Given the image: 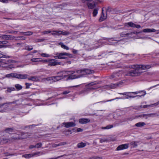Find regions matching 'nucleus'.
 <instances>
[{
    "instance_id": "12",
    "label": "nucleus",
    "mask_w": 159,
    "mask_h": 159,
    "mask_svg": "<svg viewBox=\"0 0 159 159\" xmlns=\"http://www.w3.org/2000/svg\"><path fill=\"white\" fill-rule=\"evenodd\" d=\"M21 136L20 137V139H26L27 138L29 137V136L30 135L28 133H21Z\"/></svg>"
},
{
    "instance_id": "48",
    "label": "nucleus",
    "mask_w": 159,
    "mask_h": 159,
    "mask_svg": "<svg viewBox=\"0 0 159 159\" xmlns=\"http://www.w3.org/2000/svg\"><path fill=\"white\" fill-rule=\"evenodd\" d=\"M25 84L26 86V89L29 88H30V86L31 85V84H29L28 83H26Z\"/></svg>"
},
{
    "instance_id": "59",
    "label": "nucleus",
    "mask_w": 159,
    "mask_h": 159,
    "mask_svg": "<svg viewBox=\"0 0 159 159\" xmlns=\"http://www.w3.org/2000/svg\"><path fill=\"white\" fill-rule=\"evenodd\" d=\"M41 61L43 62H48V63H49V60H42Z\"/></svg>"
},
{
    "instance_id": "2",
    "label": "nucleus",
    "mask_w": 159,
    "mask_h": 159,
    "mask_svg": "<svg viewBox=\"0 0 159 159\" xmlns=\"http://www.w3.org/2000/svg\"><path fill=\"white\" fill-rule=\"evenodd\" d=\"M6 76L7 77H12L21 79H26L28 78L29 80H32L34 81H36L38 80L37 77L35 76H33L30 78H28V75L25 74H21L16 73H11L7 75Z\"/></svg>"
},
{
    "instance_id": "32",
    "label": "nucleus",
    "mask_w": 159,
    "mask_h": 159,
    "mask_svg": "<svg viewBox=\"0 0 159 159\" xmlns=\"http://www.w3.org/2000/svg\"><path fill=\"white\" fill-rule=\"evenodd\" d=\"M22 157H24L25 158H29L31 157H32L33 155L32 154H28L23 155Z\"/></svg>"
},
{
    "instance_id": "55",
    "label": "nucleus",
    "mask_w": 159,
    "mask_h": 159,
    "mask_svg": "<svg viewBox=\"0 0 159 159\" xmlns=\"http://www.w3.org/2000/svg\"><path fill=\"white\" fill-rule=\"evenodd\" d=\"M17 32V31H7V33H16Z\"/></svg>"
},
{
    "instance_id": "20",
    "label": "nucleus",
    "mask_w": 159,
    "mask_h": 159,
    "mask_svg": "<svg viewBox=\"0 0 159 159\" xmlns=\"http://www.w3.org/2000/svg\"><path fill=\"white\" fill-rule=\"evenodd\" d=\"M86 145V144L85 143L81 142L77 144V147L78 148H80L84 147Z\"/></svg>"
},
{
    "instance_id": "24",
    "label": "nucleus",
    "mask_w": 159,
    "mask_h": 159,
    "mask_svg": "<svg viewBox=\"0 0 159 159\" xmlns=\"http://www.w3.org/2000/svg\"><path fill=\"white\" fill-rule=\"evenodd\" d=\"M11 36L8 35H3L0 36L1 38L4 39H8Z\"/></svg>"
},
{
    "instance_id": "8",
    "label": "nucleus",
    "mask_w": 159,
    "mask_h": 159,
    "mask_svg": "<svg viewBox=\"0 0 159 159\" xmlns=\"http://www.w3.org/2000/svg\"><path fill=\"white\" fill-rule=\"evenodd\" d=\"M129 147V144H121L118 146L116 149V150L119 151L124 149H126L128 148Z\"/></svg>"
},
{
    "instance_id": "42",
    "label": "nucleus",
    "mask_w": 159,
    "mask_h": 159,
    "mask_svg": "<svg viewBox=\"0 0 159 159\" xmlns=\"http://www.w3.org/2000/svg\"><path fill=\"white\" fill-rule=\"evenodd\" d=\"M42 145V144L41 143H37L36 145V148H41Z\"/></svg>"
},
{
    "instance_id": "52",
    "label": "nucleus",
    "mask_w": 159,
    "mask_h": 159,
    "mask_svg": "<svg viewBox=\"0 0 159 159\" xmlns=\"http://www.w3.org/2000/svg\"><path fill=\"white\" fill-rule=\"evenodd\" d=\"M51 32V31L48 30L47 31H43L42 32V33L43 34H45L50 33Z\"/></svg>"
},
{
    "instance_id": "1",
    "label": "nucleus",
    "mask_w": 159,
    "mask_h": 159,
    "mask_svg": "<svg viewBox=\"0 0 159 159\" xmlns=\"http://www.w3.org/2000/svg\"><path fill=\"white\" fill-rule=\"evenodd\" d=\"M86 71H93V70H75L72 71L71 72L68 71L67 73L68 77L67 80L73 79L75 78H79L87 75Z\"/></svg>"
},
{
    "instance_id": "25",
    "label": "nucleus",
    "mask_w": 159,
    "mask_h": 159,
    "mask_svg": "<svg viewBox=\"0 0 159 159\" xmlns=\"http://www.w3.org/2000/svg\"><path fill=\"white\" fill-rule=\"evenodd\" d=\"M66 144V143L62 142L58 144H53L52 145V148H56L60 146Z\"/></svg>"
},
{
    "instance_id": "39",
    "label": "nucleus",
    "mask_w": 159,
    "mask_h": 159,
    "mask_svg": "<svg viewBox=\"0 0 159 159\" xmlns=\"http://www.w3.org/2000/svg\"><path fill=\"white\" fill-rule=\"evenodd\" d=\"M15 89L14 87L8 88L7 89V91L8 92H11L12 91L15 90Z\"/></svg>"
},
{
    "instance_id": "23",
    "label": "nucleus",
    "mask_w": 159,
    "mask_h": 159,
    "mask_svg": "<svg viewBox=\"0 0 159 159\" xmlns=\"http://www.w3.org/2000/svg\"><path fill=\"white\" fill-rule=\"evenodd\" d=\"M131 93V92H125L122 93V95H125L126 96H128V97L129 98H134L136 96H132L129 95V94Z\"/></svg>"
},
{
    "instance_id": "34",
    "label": "nucleus",
    "mask_w": 159,
    "mask_h": 159,
    "mask_svg": "<svg viewBox=\"0 0 159 159\" xmlns=\"http://www.w3.org/2000/svg\"><path fill=\"white\" fill-rule=\"evenodd\" d=\"M9 140V139H7L5 138H3L2 139L0 140V142H2L3 143H7L8 142Z\"/></svg>"
},
{
    "instance_id": "57",
    "label": "nucleus",
    "mask_w": 159,
    "mask_h": 159,
    "mask_svg": "<svg viewBox=\"0 0 159 159\" xmlns=\"http://www.w3.org/2000/svg\"><path fill=\"white\" fill-rule=\"evenodd\" d=\"M34 148H36L35 145H31L30 146L29 148L30 149H32Z\"/></svg>"
},
{
    "instance_id": "44",
    "label": "nucleus",
    "mask_w": 159,
    "mask_h": 159,
    "mask_svg": "<svg viewBox=\"0 0 159 159\" xmlns=\"http://www.w3.org/2000/svg\"><path fill=\"white\" fill-rule=\"evenodd\" d=\"M39 58H33L31 60V61L33 62H38L39 61Z\"/></svg>"
},
{
    "instance_id": "63",
    "label": "nucleus",
    "mask_w": 159,
    "mask_h": 159,
    "mask_svg": "<svg viewBox=\"0 0 159 159\" xmlns=\"http://www.w3.org/2000/svg\"><path fill=\"white\" fill-rule=\"evenodd\" d=\"M0 43H2V44H5L6 43H7V41H2V42H0Z\"/></svg>"
},
{
    "instance_id": "13",
    "label": "nucleus",
    "mask_w": 159,
    "mask_h": 159,
    "mask_svg": "<svg viewBox=\"0 0 159 159\" xmlns=\"http://www.w3.org/2000/svg\"><path fill=\"white\" fill-rule=\"evenodd\" d=\"M96 1H94L92 3L88 2L87 5L88 7L90 9H92L95 6Z\"/></svg>"
},
{
    "instance_id": "27",
    "label": "nucleus",
    "mask_w": 159,
    "mask_h": 159,
    "mask_svg": "<svg viewBox=\"0 0 159 159\" xmlns=\"http://www.w3.org/2000/svg\"><path fill=\"white\" fill-rule=\"evenodd\" d=\"M6 104V103H5L0 104V112H3L5 111V109L3 107V106Z\"/></svg>"
},
{
    "instance_id": "19",
    "label": "nucleus",
    "mask_w": 159,
    "mask_h": 159,
    "mask_svg": "<svg viewBox=\"0 0 159 159\" xmlns=\"http://www.w3.org/2000/svg\"><path fill=\"white\" fill-rule=\"evenodd\" d=\"M131 92V93H134L135 94H137L138 93H140L141 92H143L144 93V94H143L141 96L137 95V96H136L135 97H137V96L141 97L142 96H143L146 94V92L144 91H139L138 92Z\"/></svg>"
},
{
    "instance_id": "7",
    "label": "nucleus",
    "mask_w": 159,
    "mask_h": 159,
    "mask_svg": "<svg viewBox=\"0 0 159 159\" xmlns=\"http://www.w3.org/2000/svg\"><path fill=\"white\" fill-rule=\"evenodd\" d=\"M75 125V123L72 122H64L62 124V126L64 125L66 128H67L74 127Z\"/></svg>"
},
{
    "instance_id": "6",
    "label": "nucleus",
    "mask_w": 159,
    "mask_h": 159,
    "mask_svg": "<svg viewBox=\"0 0 159 159\" xmlns=\"http://www.w3.org/2000/svg\"><path fill=\"white\" fill-rule=\"evenodd\" d=\"M49 63H48V65L51 66H55L61 64V62H58L57 60L54 59H49Z\"/></svg>"
},
{
    "instance_id": "61",
    "label": "nucleus",
    "mask_w": 159,
    "mask_h": 159,
    "mask_svg": "<svg viewBox=\"0 0 159 159\" xmlns=\"http://www.w3.org/2000/svg\"><path fill=\"white\" fill-rule=\"evenodd\" d=\"M16 38L15 37V36H11V37H9V39H10L11 40H13L14 39H15Z\"/></svg>"
},
{
    "instance_id": "22",
    "label": "nucleus",
    "mask_w": 159,
    "mask_h": 159,
    "mask_svg": "<svg viewBox=\"0 0 159 159\" xmlns=\"http://www.w3.org/2000/svg\"><path fill=\"white\" fill-rule=\"evenodd\" d=\"M18 139H20V137L19 135L16 137L13 136L9 139V141H14Z\"/></svg>"
},
{
    "instance_id": "37",
    "label": "nucleus",
    "mask_w": 159,
    "mask_h": 159,
    "mask_svg": "<svg viewBox=\"0 0 159 159\" xmlns=\"http://www.w3.org/2000/svg\"><path fill=\"white\" fill-rule=\"evenodd\" d=\"M15 87L17 89V90H20L22 89V86L19 84H16L15 85Z\"/></svg>"
},
{
    "instance_id": "47",
    "label": "nucleus",
    "mask_w": 159,
    "mask_h": 159,
    "mask_svg": "<svg viewBox=\"0 0 159 159\" xmlns=\"http://www.w3.org/2000/svg\"><path fill=\"white\" fill-rule=\"evenodd\" d=\"M87 75H89L90 74H92L94 72V70L93 71H86Z\"/></svg>"
},
{
    "instance_id": "54",
    "label": "nucleus",
    "mask_w": 159,
    "mask_h": 159,
    "mask_svg": "<svg viewBox=\"0 0 159 159\" xmlns=\"http://www.w3.org/2000/svg\"><path fill=\"white\" fill-rule=\"evenodd\" d=\"M93 159H102V157H93Z\"/></svg>"
},
{
    "instance_id": "56",
    "label": "nucleus",
    "mask_w": 159,
    "mask_h": 159,
    "mask_svg": "<svg viewBox=\"0 0 159 159\" xmlns=\"http://www.w3.org/2000/svg\"><path fill=\"white\" fill-rule=\"evenodd\" d=\"M55 78L54 77H49L46 78V79L48 80H53V79H55Z\"/></svg>"
},
{
    "instance_id": "5",
    "label": "nucleus",
    "mask_w": 159,
    "mask_h": 159,
    "mask_svg": "<svg viewBox=\"0 0 159 159\" xmlns=\"http://www.w3.org/2000/svg\"><path fill=\"white\" fill-rule=\"evenodd\" d=\"M140 71L141 70H129L126 75L132 76H139L142 72Z\"/></svg>"
},
{
    "instance_id": "14",
    "label": "nucleus",
    "mask_w": 159,
    "mask_h": 159,
    "mask_svg": "<svg viewBox=\"0 0 159 159\" xmlns=\"http://www.w3.org/2000/svg\"><path fill=\"white\" fill-rule=\"evenodd\" d=\"M156 30L154 29H145L143 30V32L145 33L155 32Z\"/></svg>"
},
{
    "instance_id": "10",
    "label": "nucleus",
    "mask_w": 159,
    "mask_h": 159,
    "mask_svg": "<svg viewBox=\"0 0 159 159\" xmlns=\"http://www.w3.org/2000/svg\"><path fill=\"white\" fill-rule=\"evenodd\" d=\"M90 120L88 118H81L79 120V122L81 124H85L89 123Z\"/></svg>"
},
{
    "instance_id": "30",
    "label": "nucleus",
    "mask_w": 159,
    "mask_h": 159,
    "mask_svg": "<svg viewBox=\"0 0 159 159\" xmlns=\"http://www.w3.org/2000/svg\"><path fill=\"white\" fill-rule=\"evenodd\" d=\"M98 8H95L93 10V16L94 17H95L97 16V15L98 13Z\"/></svg>"
},
{
    "instance_id": "4",
    "label": "nucleus",
    "mask_w": 159,
    "mask_h": 159,
    "mask_svg": "<svg viewBox=\"0 0 159 159\" xmlns=\"http://www.w3.org/2000/svg\"><path fill=\"white\" fill-rule=\"evenodd\" d=\"M56 55V56L54 57L55 59H66L67 58V57H65V56H68L70 57H72L71 54L67 52L57 53Z\"/></svg>"
},
{
    "instance_id": "43",
    "label": "nucleus",
    "mask_w": 159,
    "mask_h": 159,
    "mask_svg": "<svg viewBox=\"0 0 159 159\" xmlns=\"http://www.w3.org/2000/svg\"><path fill=\"white\" fill-rule=\"evenodd\" d=\"M70 34V33L69 32H68L67 31H65L64 32H63L62 31V35H67L69 34Z\"/></svg>"
},
{
    "instance_id": "31",
    "label": "nucleus",
    "mask_w": 159,
    "mask_h": 159,
    "mask_svg": "<svg viewBox=\"0 0 159 159\" xmlns=\"http://www.w3.org/2000/svg\"><path fill=\"white\" fill-rule=\"evenodd\" d=\"M24 35L25 36H30L32 35L33 33L31 31H28L27 32H22Z\"/></svg>"
},
{
    "instance_id": "35",
    "label": "nucleus",
    "mask_w": 159,
    "mask_h": 159,
    "mask_svg": "<svg viewBox=\"0 0 159 159\" xmlns=\"http://www.w3.org/2000/svg\"><path fill=\"white\" fill-rule=\"evenodd\" d=\"M33 47L32 46H29L28 45L26 46L25 49L28 51H31L32 50H33Z\"/></svg>"
},
{
    "instance_id": "17",
    "label": "nucleus",
    "mask_w": 159,
    "mask_h": 159,
    "mask_svg": "<svg viewBox=\"0 0 159 159\" xmlns=\"http://www.w3.org/2000/svg\"><path fill=\"white\" fill-rule=\"evenodd\" d=\"M125 80H123L122 81H120L119 82L116 83L117 87H121L123 86L124 84L126 82Z\"/></svg>"
},
{
    "instance_id": "46",
    "label": "nucleus",
    "mask_w": 159,
    "mask_h": 159,
    "mask_svg": "<svg viewBox=\"0 0 159 159\" xmlns=\"http://www.w3.org/2000/svg\"><path fill=\"white\" fill-rule=\"evenodd\" d=\"M107 139H100V142L101 143H102L103 142H107Z\"/></svg>"
},
{
    "instance_id": "53",
    "label": "nucleus",
    "mask_w": 159,
    "mask_h": 159,
    "mask_svg": "<svg viewBox=\"0 0 159 159\" xmlns=\"http://www.w3.org/2000/svg\"><path fill=\"white\" fill-rule=\"evenodd\" d=\"M4 63L0 61V66H2V67H7V66H4Z\"/></svg>"
},
{
    "instance_id": "64",
    "label": "nucleus",
    "mask_w": 159,
    "mask_h": 159,
    "mask_svg": "<svg viewBox=\"0 0 159 159\" xmlns=\"http://www.w3.org/2000/svg\"><path fill=\"white\" fill-rule=\"evenodd\" d=\"M96 84V83H94V82H92V83H90L89 85H95V84Z\"/></svg>"
},
{
    "instance_id": "50",
    "label": "nucleus",
    "mask_w": 159,
    "mask_h": 159,
    "mask_svg": "<svg viewBox=\"0 0 159 159\" xmlns=\"http://www.w3.org/2000/svg\"><path fill=\"white\" fill-rule=\"evenodd\" d=\"M77 132H82L83 131V129L80 128H78L76 129Z\"/></svg>"
},
{
    "instance_id": "62",
    "label": "nucleus",
    "mask_w": 159,
    "mask_h": 159,
    "mask_svg": "<svg viewBox=\"0 0 159 159\" xmlns=\"http://www.w3.org/2000/svg\"><path fill=\"white\" fill-rule=\"evenodd\" d=\"M83 2H85L86 1H87L89 2H91L92 0H81Z\"/></svg>"
},
{
    "instance_id": "26",
    "label": "nucleus",
    "mask_w": 159,
    "mask_h": 159,
    "mask_svg": "<svg viewBox=\"0 0 159 159\" xmlns=\"http://www.w3.org/2000/svg\"><path fill=\"white\" fill-rule=\"evenodd\" d=\"M67 76V75H62V76H55L56 78V80H54L55 81H58L61 79H62L63 77H65L66 76Z\"/></svg>"
},
{
    "instance_id": "33",
    "label": "nucleus",
    "mask_w": 159,
    "mask_h": 159,
    "mask_svg": "<svg viewBox=\"0 0 159 159\" xmlns=\"http://www.w3.org/2000/svg\"><path fill=\"white\" fill-rule=\"evenodd\" d=\"M113 126L112 125H107L106 127H102V129H109L113 128Z\"/></svg>"
},
{
    "instance_id": "3",
    "label": "nucleus",
    "mask_w": 159,
    "mask_h": 159,
    "mask_svg": "<svg viewBox=\"0 0 159 159\" xmlns=\"http://www.w3.org/2000/svg\"><path fill=\"white\" fill-rule=\"evenodd\" d=\"M151 67V66L150 65H130L126 67L125 68H123V69H135V70H139L141 69V70H145L150 69Z\"/></svg>"
},
{
    "instance_id": "21",
    "label": "nucleus",
    "mask_w": 159,
    "mask_h": 159,
    "mask_svg": "<svg viewBox=\"0 0 159 159\" xmlns=\"http://www.w3.org/2000/svg\"><path fill=\"white\" fill-rule=\"evenodd\" d=\"M145 125L144 122H139L135 124V126L137 127H141L144 126Z\"/></svg>"
},
{
    "instance_id": "51",
    "label": "nucleus",
    "mask_w": 159,
    "mask_h": 159,
    "mask_svg": "<svg viewBox=\"0 0 159 159\" xmlns=\"http://www.w3.org/2000/svg\"><path fill=\"white\" fill-rule=\"evenodd\" d=\"M56 30L53 31L51 33L54 36L57 35V33L56 32Z\"/></svg>"
},
{
    "instance_id": "9",
    "label": "nucleus",
    "mask_w": 159,
    "mask_h": 159,
    "mask_svg": "<svg viewBox=\"0 0 159 159\" xmlns=\"http://www.w3.org/2000/svg\"><path fill=\"white\" fill-rule=\"evenodd\" d=\"M104 88L105 89H114L117 87L116 83L113 84H110L108 85L104 86Z\"/></svg>"
},
{
    "instance_id": "16",
    "label": "nucleus",
    "mask_w": 159,
    "mask_h": 159,
    "mask_svg": "<svg viewBox=\"0 0 159 159\" xmlns=\"http://www.w3.org/2000/svg\"><path fill=\"white\" fill-rule=\"evenodd\" d=\"M5 132L9 134H11L14 132V129L12 128H7L5 130Z\"/></svg>"
},
{
    "instance_id": "11",
    "label": "nucleus",
    "mask_w": 159,
    "mask_h": 159,
    "mask_svg": "<svg viewBox=\"0 0 159 159\" xmlns=\"http://www.w3.org/2000/svg\"><path fill=\"white\" fill-rule=\"evenodd\" d=\"M107 18V13L104 14V13H102V14H101V15L99 19V20L100 22H102L105 20Z\"/></svg>"
},
{
    "instance_id": "45",
    "label": "nucleus",
    "mask_w": 159,
    "mask_h": 159,
    "mask_svg": "<svg viewBox=\"0 0 159 159\" xmlns=\"http://www.w3.org/2000/svg\"><path fill=\"white\" fill-rule=\"evenodd\" d=\"M40 153V152H34V153L32 154L33 157L35 156L38 155H39V154Z\"/></svg>"
},
{
    "instance_id": "36",
    "label": "nucleus",
    "mask_w": 159,
    "mask_h": 159,
    "mask_svg": "<svg viewBox=\"0 0 159 159\" xmlns=\"http://www.w3.org/2000/svg\"><path fill=\"white\" fill-rule=\"evenodd\" d=\"M139 117L141 118H145L147 119L148 118V114H141L139 116Z\"/></svg>"
},
{
    "instance_id": "41",
    "label": "nucleus",
    "mask_w": 159,
    "mask_h": 159,
    "mask_svg": "<svg viewBox=\"0 0 159 159\" xmlns=\"http://www.w3.org/2000/svg\"><path fill=\"white\" fill-rule=\"evenodd\" d=\"M41 55L42 57H48L50 56V55H49L45 53H42L41 54Z\"/></svg>"
},
{
    "instance_id": "18",
    "label": "nucleus",
    "mask_w": 159,
    "mask_h": 159,
    "mask_svg": "<svg viewBox=\"0 0 159 159\" xmlns=\"http://www.w3.org/2000/svg\"><path fill=\"white\" fill-rule=\"evenodd\" d=\"M139 142L137 141H133L130 143V144L132 147L134 148L137 146Z\"/></svg>"
},
{
    "instance_id": "60",
    "label": "nucleus",
    "mask_w": 159,
    "mask_h": 159,
    "mask_svg": "<svg viewBox=\"0 0 159 159\" xmlns=\"http://www.w3.org/2000/svg\"><path fill=\"white\" fill-rule=\"evenodd\" d=\"M134 27H136L137 28H139L141 27V26L139 25H136L135 24V26H134Z\"/></svg>"
},
{
    "instance_id": "38",
    "label": "nucleus",
    "mask_w": 159,
    "mask_h": 159,
    "mask_svg": "<svg viewBox=\"0 0 159 159\" xmlns=\"http://www.w3.org/2000/svg\"><path fill=\"white\" fill-rule=\"evenodd\" d=\"M26 38L23 36H19L17 38V39H15L16 40H24Z\"/></svg>"
},
{
    "instance_id": "40",
    "label": "nucleus",
    "mask_w": 159,
    "mask_h": 159,
    "mask_svg": "<svg viewBox=\"0 0 159 159\" xmlns=\"http://www.w3.org/2000/svg\"><path fill=\"white\" fill-rule=\"evenodd\" d=\"M127 24L130 27H134L135 26V24L132 22H129L127 23Z\"/></svg>"
},
{
    "instance_id": "29",
    "label": "nucleus",
    "mask_w": 159,
    "mask_h": 159,
    "mask_svg": "<svg viewBox=\"0 0 159 159\" xmlns=\"http://www.w3.org/2000/svg\"><path fill=\"white\" fill-rule=\"evenodd\" d=\"M159 115L157 113H151L148 114V117H158Z\"/></svg>"
},
{
    "instance_id": "49",
    "label": "nucleus",
    "mask_w": 159,
    "mask_h": 159,
    "mask_svg": "<svg viewBox=\"0 0 159 159\" xmlns=\"http://www.w3.org/2000/svg\"><path fill=\"white\" fill-rule=\"evenodd\" d=\"M56 32L57 33V35H59L61 34H62V31L61 30H56Z\"/></svg>"
},
{
    "instance_id": "15",
    "label": "nucleus",
    "mask_w": 159,
    "mask_h": 159,
    "mask_svg": "<svg viewBox=\"0 0 159 159\" xmlns=\"http://www.w3.org/2000/svg\"><path fill=\"white\" fill-rule=\"evenodd\" d=\"M158 104V102H157L156 103H155L154 104H153L152 105H144L143 106V107H142V106H140V107L141 108H146V107H152L154 106L157 105Z\"/></svg>"
},
{
    "instance_id": "58",
    "label": "nucleus",
    "mask_w": 159,
    "mask_h": 159,
    "mask_svg": "<svg viewBox=\"0 0 159 159\" xmlns=\"http://www.w3.org/2000/svg\"><path fill=\"white\" fill-rule=\"evenodd\" d=\"M70 92V91H64L63 92V94H67L68 93H69Z\"/></svg>"
},
{
    "instance_id": "28",
    "label": "nucleus",
    "mask_w": 159,
    "mask_h": 159,
    "mask_svg": "<svg viewBox=\"0 0 159 159\" xmlns=\"http://www.w3.org/2000/svg\"><path fill=\"white\" fill-rule=\"evenodd\" d=\"M59 44L61 46V47L62 48H63L66 50H68L69 49V48L66 46V45H64L62 43L60 42L59 43Z\"/></svg>"
}]
</instances>
